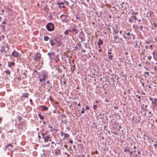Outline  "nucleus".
I'll return each mask as SVG.
<instances>
[{"label": "nucleus", "instance_id": "nucleus-34", "mask_svg": "<svg viewBox=\"0 0 157 157\" xmlns=\"http://www.w3.org/2000/svg\"><path fill=\"white\" fill-rule=\"evenodd\" d=\"M111 79L113 82V84L114 85V82H116V81L115 80L114 78H111Z\"/></svg>", "mask_w": 157, "mask_h": 157}, {"label": "nucleus", "instance_id": "nucleus-64", "mask_svg": "<svg viewBox=\"0 0 157 157\" xmlns=\"http://www.w3.org/2000/svg\"><path fill=\"white\" fill-rule=\"evenodd\" d=\"M69 142L71 144L73 143V141L72 140H69Z\"/></svg>", "mask_w": 157, "mask_h": 157}, {"label": "nucleus", "instance_id": "nucleus-8", "mask_svg": "<svg viewBox=\"0 0 157 157\" xmlns=\"http://www.w3.org/2000/svg\"><path fill=\"white\" fill-rule=\"evenodd\" d=\"M56 4L61 8H64L65 7V6H64V2H56Z\"/></svg>", "mask_w": 157, "mask_h": 157}, {"label": "nucleus", "instance_id": "nucleus-56", "mask_svg": "<svg viewBox=\"0 0 157 157\" xmlns=\"http://www.w3.org/2000/svg\"><path fill=\"white\" fill-rule=\"evenodd\" d=\"M114 108L115 109H117L119 108V107L118 106H114Z\"/></svg>", "mask_w": 157, "mask_h": 157}, {"label": "nucleus", "instance_id": "nucleus-31", "mask_svg": "<svg viewBox=\"0 0 157 157\" xmlns=\"http://www.w3.org/2000/svg\"><path fill=\"white\" fill-rule=\"evenodd\" d=\"M154 146L155 149L157 147V140L155 141V144H154Z\"/></svg>", "mask_w": 157, "mask_h": 157}, {"label": "nucleus", "instance_id": "nucleus-27", "mask_svg": "<svg viewBox=\"0 0 157 157\" xmlns=\"http://www.w3.org/2000/svg\"><path fill=\"white\" fill-rule=\"evenodd\" d=\"M10 147H13L12 145L10 144H7L6 147V149Z\"/></svg>", "mask_w": 157, "mask_h": 157}, {"label": "nucleus", "instance_id": "nucleus-2", "mask_svg": "<svg viewBox=\"0 0 157 157\" xmlns=\"http://www.w3.org/2000/svg\"><path fill=\"white\" fill-rule=\"evenodd\" d=\"M60 19L63 22H67L70 20V17L67 15H62L60 16Z\"/></svg>", "mask_w": 157, "mask_h": 157}, {"label": "nucleus", "instance_id": "nucleus-47", "mask_svg": "<svg viewBox=\"0 0 157 157\" xmlns=\"http://www.w3.org/2000/svg\"><path fill=\"white\" fill-rule=\"evenodd\" d=\"M90 109V107L89 106H86V110H88L89 109Z\"/></svg>", "mask_w": 157, "mask_h": 157}, {"label": "nucleus", "instance_id": "nucleus-20", "mask_svg": "<svg viewBox=\"0 0 157 157\" xmlns=\"http://www.w3.org/2000/svg\"><path fill=\"white\" fill-rule=\"evenodd\" d=\"M12 54L13 56H14L15 57H18V52L14 51L13 52Z\"/></svg>", "mask_w": 157, "mask_h": 157}, {"label": "nucleus", "instance_id": "nucleus-28", "mask_svg": "<svg viewBox=\"0 0 157 157\" xmlns=\"http://www.w3.org/2000/svg\"><path fill=\"white\" fill-rule=\"evenodd\" d=\"M29 94L28 93H23L22 97L27 98L28 97Z\"/></svg>", "mask_w": 157, "mask_h": 157}, {"label": "nucleus", "instance_id": "nucleus-53", "mask_svg": "<svg viewBox=\"0 0 157 157\" xmlns=\"http://www.w3.org/2000/svg\"><path fill=\"white\" fill-rule=\"evenodd\" d=\"M137 153L138 155H140L141 154V152L140 151H137Z\"/></svg>", "mask_w": 157, "mask_h": 157}, {"label": "nucleus", "instance_id": "nucleus-22", "mask_svg": "<svg viewBox=\"0 0 157 157\" xmlns=\"http://www.w3.org/2000/svg\"><path fill=\"white\" fill-rule=\"evenodd\" d=\"M130 150L129 149L125 147L124 149V151L126 153V154H127V153L128 152L129 153Z\"/></svg>", "mask_w": 157, "mask_h": 157}, {"label": "nucleus", "instance_id": "nucleus-3", "mask_svg": "<svg viewBox=\"0 0 157 157\" xmlns=\"http://www.w3.org/2000/svg\"><path fill=\"white\" fill-rule=\"evenodd\" d=\"M47 29L49 31H53L54 29V26L52 23H49L46 26Z\"/></svg>", "mask_w": 157, "mask_h": 157}, {"label": "nucleus", "instance_id": "nucleus-61", "mask_svg": "<svg viewBox=\"0 0 157 157\" xmlns=\"http://www.w3.org/2000/svg\"><path fill=\"white\" fill-rule=\"evenodd\" d=\"M81 113L83 114L85 113V111H84V110H82V111H81Z\"/></svg>", "mask_w": 157, "mask_h": 157}, {"label": "nucleus", "instance_id": "nucleus-36", "mask_svg": "<svg viewBox=\"0 0 157 157\" xmlns=\"http://www.w3.org/2000/svg\"><path fill=\"white\" fill-rule=\"evenodd\" d=\"M38 78H39V81L40 82H42L43 81H44V78H41V77H40V76L38 77Z\"/></svg>", "mask_w": 157, "mask_h": 157}, {"label": "nucleus", "instance_id": "nucleus-40", "mask_svg": "<svg viewBox=\"0 0 157 157\" xmlns=\"http://www.w3.org/2000/svg\"><path fill=\"white\" fill-rule=\"evenodd\" d=\"M57 70L59 73H60L62 71V70L60 68H58Z\"/></svg>", "mask_w": 157, "mask_h": 157}, {"label": "nucleus", "instance_id": "nucleus-39", "mask_svg": "<svg viewBox=\"0 0 157 157\" xmlns=\"http://www.w3.org/2000/svg\"><path fill=\"white\" fill-rule=\"evenodd\" d=\"M54 146H55L54 145H52L51 146V149L52 150H53L54 149H55Z\"/></svg>", "mask_w": 157, "mask_h": 157}, {"label": "nucleus", "instance_id": "nucleus-51", "mask_svg": "<svg viewBox=\"0 0 157 157\" xmlns=\"http://www.w3.org/2000/svg\"><path fill=\"white\" fill-rule=\"evenodd\" d=\"M140 82L141 84H142V86L143 87H144V83L142 82H141V81H140Z\"/></svg>", "mask_w": 157, "mask_h": 157}, {"label": "nucleus", "instance_id": "nucleus-45", "mask_svg": "<svg viewBox=\"0 0 157 157\" xmlns=\"http://www.w3.org/2000/svg\"><path fill=\"white\" fill-rule=\"evenodd\" d=\"M104 114H103L102 115L101 113H100L99 115V116H100V117H100V118H101L104 115Z\"/></svg>", "mask_w": 157, "mask_h": 157}, {"label": "nucleus", "instance_id": "nucleus-5", "mask_svg": "<svg viewBox=\"0 0 157 157\" xmlns=\"http://www.w3.org/2000/svg\"><path fill=\"white\" fill-rule=\"evenodd\" d=\"M59 118L63 123H66L67 121V117L64 114H61L59 116Z\"/></svg>", "mask_w": 157, "mask_h": 157}, {"label": "nucleus", "instance_id": "nucleus-44", "mask_svg": "<svg viewBox=\"0 0 157 157\" xmlns=\"http://www.w3.org/2000/svg\"><path fill=\"white\" fill-rule=\"evenodd\" d=\"M113 56L112 55H110V56H109V59H110L111 60Z\"/></svg>", "mask_w": 157, "mask_h": 157}, {"label": "nucleus", "instance_id": "nucleus-4", "mask_svg": "<svg viewBox=\"0 0 157 157\" xmlns=\"http://www.w3.org/2000/svg\"><path fill=\"white\" fill-rule=\"evenodd\" d=\"M70 31L72 32H75L76 33H77L78 32V30L77 29L76 26L73 24H71Z\"/></svg>", "mask_w": 157, "mask_h": 157}, {"label": "nucleus", "instance_id": "nucleus-55", "mask_svg": "<svg viewBox=\"0 0 157 157\" xmlns=\"http://www.w3.org/2000/svg\"><path fill=\"white\" fill-rule=\"evenodd\" d=\"M111 50H110V51L108 52V54L109 55L111 54L112 53Z\"/></svg>", "mask_w": 157, "mask_h": 157}, {"label": "nucleus", "instance_id": "nucleus-19", "mask_svg": "<svg viewBox=\"0 0 157 157\" xmlns=\"http://www.w3.org/2000/svg\"><path fill=\"white\" fill-rule=\"evenodd\" d=\"M75 48L76 49L79 48V49H81L82 48V46L80 43H78V44L76 45Z\"/></svg>", "mask_w": 157, "mask_h": 157}, {"label": "nucleus", "instance_id": "nucleus-52", "mask_svg": "<svg viewBox=\"0 0 157 157\" xmlns=\"http://www.w3.org/2000/svg\"><path fill=\"white\" fill-rule=\"evenodd\" d=\"M113 38L115 40H116V39H117L118 38V36H114Z\"/></svg>", "mask_w": 157, "mask_h": 157}, {"label": "nucleus", "instance_id": "nucleus-41", "mask_svg": "<svg viewBox=\"0 0 157 157\" xmlns=\"http://www.w3.org/2000/svg\"><path fill=\"white\" fill-rule=\"evenodd\" d=\"M41 156L40 157H44L45 156V154L43 152V153H41Z\"/></svg>", "mask_w": 157, "mask_h": 157}, {"label": "nucleus", "instance_id": "nucleus-11", "mask_svg": "<svg viewBox=\"0 0 157 157\" xmlns=\"http://www.w3.org/2000/svg\"><path fill=\"white\" fill-rule=\"evenodd\" d=\"M103 43V42L102 40L101 39H99L98 40L97 43H98V45L99 46V48H101V45H102Z\"/></svg>", "mask_w": 157, "mask_h": 157}, {"label": "nucleus", "instance_id": "nucleus-50", "mask_svg": "<svg viewBox=\"0 0 157 157\" xmlns=\"http://www.w3.org/2000/svg\"><path fill=\"white\" fill-rule=\"evenodd\" d=\"M51 144H54V146H56V143H55L54 142H53V141H52V142H51Z\"/></svg>", "mask_w": 157, "mask_h": 157}, {"label": "nucleus", "instance_id": "nucleus-10", "mask_svg": "<svg viewBox=\"0 0 157 157\" xmlns=\"http://www.w3.org/2000/svg\"><path fill=\"white\" fill-rule=\"evenodd\" d=\"M153 43L152 42H148L147 45L146 46L145 48L147 49L153 48Z\"/></svg>", "mask_w": 157, "mask_h": 157}, {"label": "nucleus", "instance_id": "nucleus-1", "mask_svg": "<svg viewBox=\"0 0 157 157\" xmlns=\"http://www.w3.org/2000/svg\"><path fill=\"white\" fill-rule=\"evenodd\" d=\"M61 39V36H58L55 38V40L51 39L49 41L52 46L56 45L57 47H60L62 45Z\"/></svg>", "mask_w": 157, "mask_h": 157}, {"label": "nucleus", "instance_id": "nucleus-23", "mask_svg": "<svg viewBox=\"0 0 157 157\" xmlns=\"http://www.w3.org/2000/svg\"><path fill=\"white\" fill-rule=\"evenodd\" d=\"M64 135V137L63 138V139H65V138L67 137H69V135L67 133H63Z\"/></svg>", "mask_w": 157, "mask_h": 157}, {"label": "nucleus", "instance_id": "nucleus-29", "mask_svg": "<svg viewBox=\"0 0 157 157\" xmlns=\"http://www.w3.org/2000/svg\"><path fill=\"white\" fill-rule=\"evenodd\" d=\"M118 30L117 29H114L113 30V32L115 34H117L118 33Z\"/></svg>", "mask_w": 157, "mask_h": 157}, {"label": "nucleus", "instance_id": "nucleus-35", "mask_svg": "<svg viewBox=\"0 0 157 157\" xmlns=\"http://www.w3.org/2000/svg\"><path fill=\"white\" fill-rule=\"evenodd\" d=\"M130 155V157H132V154L133 153V151H131L130 150L129 152Z\"/></svg>", "mask_w": 157, "mask_h": 157}, {"label": "nucleus", "instance_id": "nucleus-17", "mask_svg": "<svg viewBox=\"0 0 157 157\" xmlns=\"http://www.w3.org/2000/svg\"><path fill=\"white\" fill-rule=\"evenodd\" d=\"M38 73L37 72V71L36 69H34V71L33 73V75L34 77L35 78L37 76Z\"/></svg>", "mask_w": 157, "mask_h": 157}, {"label": "nucleus", "instance_id": "nucleus-18", "mask_svg": "<svg viewBox=\"0 0 157 157\" xmlns=\"http://www.w3.org/2000/svg\"><path fill=\"white\" fill-rule=\"evenodd\" d=\"M152 105L155 104V105H157V99L156 98H154L151 101Z\"/></svg>", "mask_w": 157, "mask_h": 157}, {"label": "nucleus", "instance_id": "nucleus-6", "mask_svg": "<svg viewBox=\"0 0 157 157\" xmlns=\"http://www.w3.org/2000/svg\"><path fill=\"white\" fill-rule=\"evenodd\" d=\"M127 35L128 36L127 37L128 39L134 40L135 35L130 32H128L127 33Z\"/></svg>", "mask_w": 157, "mask_h": 157}, {"label": "nucleus", "instance_id": "nucleus-43", "mask_svg": "<svg viewBox=\"0 0 157 157\" xmlns=\"http://www.w3.org/2000/svg\"><path fill=\"white\" fill-rule=\"evenodd\" d=\"M48 128L50 129V131L52 132V128L51 126H48Z\"/></svg>", "mask_w": 157, "mask_h": 157}, {"label": "nucleus", "instance_id": "nucleus-14", "mask_svg": "<svg viewBox=\"0 0 157 157\" xmlns=\"http://www.w3.org/2000/svg\"><path fill=\"white\" fill-rule=\"evenodd\" d=\"M153 57L155 60L157 59V51H155L153 52Z\"/></svg>", "mask_w": 157, "mask_h": 157}, {"label": "nucleus", "instance_id": "nucleus-13", "mask_svg": "<svg viewBox=\"0 0 157 157\" xmlns=\"http://www.w3.org/2000/svg\"><path fill=\"white\" fill-rule=\"evenodd\" d=\"M52 58H55L54 60L56 61V62H57L59 60V55L58 54H56L54 56H53Z\"/></svg>", "mask_w": 157, "mask_h": 157}, {"label": "nucleus", "instance_id": "nucleus-26", "mask_svg": "<svg viewBox=\"0 0 157 157\" xmlns=\"http://www.w3.org/2000/svg\"><path fill=\"white\" fill-rule=\"evenodd\" d=\"M5 73H6V74L9 75V76H10V71L9 70H6L4 72Z\"/></svg>", "mask_w": 157, "mask_h": 157}, {"label": "nucleus", "instance_id": "nucleus-32", "mask_svg": "<svg viewBox=\"0 0 157 157\" xmlns=\"http://www.w3.org/2000/svg\"><path fill=\"white\" fill-rule=\"evenodd\" d=\"M136 96L138 97V98L139 99V101L140 102H141V100H140L141 97H140V96H139L138 94H137V95H136Z\"/></svg>", "mask_w": 157, "mask_h": 157}, {"label": "nucleus", "instance_id": "nucleus-15", "mask_svg": "<svg viewBox=\"0 0 157 157\" xmlns=\"http://www.w3.org/2000/svg\"><path fill=\"white\" fill-rule=\"evenodd\" d=\"M1 48L2 49H4L5 48L9 49V48L8 46V45L7 44L4 43L3 45H2L1 47Z\"/></svg>", "mask_w": 157, "mask_h": 157}, {"label": "nucleus", "instance_id": "nucleus-37", "mask_svg": "<svg viewBox=\"0 0 157 157\" xmlns=\"http://www.w3.org/2000/svg\"><path fill=\"white\" fill-rule=\"evenodd\" d=\"M56 55L55 54V53L54 52H52L51 53L50 56H55Z\"/></svg>", "mask_w": 157, "mask_h": 157}, {"label": "nucleus", "instance_id": "nucleus-57", "mask_svg": "<svg viewBox=\"0 0 157 157\" xmlns=\"http://www.w3.org/2000/svg\"><path fill=\"white\" fill-rule=\"evenodd\" d=\"M143 28V26H141L140 27V29L141 31H142V29Z\"/></svg>", "mask_w": 157, "mask_h": 157}, {"label": "nucleus", "instance_id": "nucleus-60", "mask_svg": "<svg viewBox=\"0 0 157 157\" xmlns=\"http://www.w3.org/2000/svg\"><path fill=\"white\" fill-rule=\"evenodd\" d=\"M53 113H56V110H53Z\"/></svg>", "mask_w": 157, "mask_h": 157}, {"label": "nucleus", "instance_id": "nucleus-54", "mask_svg": "<svg viewBox=\"0 0 157 157\" xmlns=\"http://www.w3.org/2000/svg\"><path fill=\"white\" fill-rule=\"evenodd\" d=\"M68 33V31H66L64 32V34H67Z\"/></svg>", "mask_w": 157, "mask_h": 157}, {"label": "nucleus", "instance_id": "nucleus-49", "mask_svg": "<svg viewBox=\"0 0 157 157\" xmlns=\"http://www.w3.org/2000/svg\"><path fill=\"white\" fill-rule=\"evenodd\" d=\"M151 58H152V57L151 56H147V58L149 61H150L151 60Z\"/></svg>", "mask_w": 157, "mask_h": 157}, {"label": "nucleus", "instance_id": "nucleus-59", "mask_svg": "<svg viewBox=\"0 0 157 157\" xmlns=\"http://www.w3.org/2000/svg\"><path fill=\"white\" fill-rule=\"evenodd\" d=\"M133 13H134V14L135 15L137 14L138 13V12H133Z\"/></svg>", "mask_w": 157, "mask_h": 157}, {"label": "nucleus", "instance_id": "nucleus-21", "mask_svg": "<svg viewBox=\"0 0 157 157\" xmlns=\"http://www.w3.org/2000/svg\"><path fill=\"white\" fill-rule=\"evenodd\" d=\"M14 65L15 63L14 62H11L8 64V66L9 67L11 68L12 66H14Z\"/></svg>", "mask_w": 157, "mask_h": 157}, {"label": "nucleus", "instance_id": "nucleus-30", "mask_svg": "<svg viewBox=\"0 0 157 157\" xmlns=\"http://www.w3.org/2000/svg\"><path fill=\"white\" fill-rule=\"evenodd\" d=\"M49 39V37L47 36H45L44 37V40L45 41H48Z\"/></svg>", "mask_w": 157, "mask_h": 157}, {"label": "nucleus", "instance_id": "nucleus-48", "mask_svg": "<svg viewBox=\"0 0 157 157\" xmlns=\"http://www.w3.org/2000/svg\"><path fill=\"white\" fill-rule=\"evenodd\" d=\"M133 157H138V156L137 154H134L133 155Z\"/></svg>", "mask_w": 157, "mask_h": 157}, {"label": "nucleus", "instance_id": "nucleus-58", "mask_svg": "<svg viewBox=\"0 0 157 157\" xmlns=\"http://www.w3.org/2000/svg\"><path fill=\"white\" fill-rule=\"evenodd\" d=\"M105 101H106V102H109V99H106L105 100Z\"/></svg>", "mask_w": 157, "mask_h": 157}, {"label": "nucleus", "instance_id": "nucleus-7", "mask_svg": "<svg viewBox=\"0 0 157 157\" xmlns=\"http://www.w3.org/2000/svg\"><path fill=\"white\" fill-rule=\"evenodd\" d=\"M40 77H41V78H44V81H45L46 79L47 78H48V75L47 73L46 72H44L41 75H40Z\"/></svg>", "mask_w": 157, "mask_h": 157}, {"label": "nucleus", "instance_id": "nucleus-9", "mask_svg": "<svg viewBox=\"0 0 157 157\" xmlns=\"http://www.w3.org/2000/svg\"><path fill=\"white\" fill-rule=\"evenodd\" d=\"M40 54L39 53H37L35 55V58H34L35 60L37 61L40 59Z\"/></svg>", "mask_w": 157, "mask_h": 157}, {"label": "nucleus", "instance_id": "nucleus-42", "mask_svg": "<svg viewBox=\"0 0 157 157\" xmlns=\"http://www.w3.org/2000/svg\"><path fill=\"white\" fill-rule=\"evenodd\" d=\"M97 108V105H94L93 106V109H94V110L96 109Z\"/></svg>", "mask_w": 157, "mask_h": 157}, {"label": "nucleus", "instance_id": "nucleus-46", "mask_svg": "<svg viewBox=\"0 0 157 157\" xmlns=\"http://www.w3.org/2000/svg\"><path fill=\"white\" fill-rule=\"evenodd\" d=\"M63 2H64V3H66V5L68 6V5L69 3L68 2H67L66 1H64Z\"/></svg>", "mask_w": 157, "mask_h": 157}, {"label": "nucleus", "instance_id": "nucleus-63", "mask_svg": "<svg viewBox=\"0 0 157 157\" xmlns=\"http://www.w3.org/2000/svg\"><path fill=\"white\" fill-rule=\"evenodd\" d=\"M144 74H147L148 75H149V72H145L144 73Z\"/></svg>", "mask_w": 157, "mask_h": 157}, {"label": "nucleus", "instance_id": "nucleus-25", "mask_svg": "<svg viewBox=\"0 0 157 157\" xmlns=\"http://www.w3.org/2000/svg\"><path fill=\"white\" fill-rule=\"evenodd\" d=\"M41 107L43 108L42 109L43 111L47 110L48 109V108L44 105L42 106Z\"/></svg>", "mask_w": 157, "mask_h": 157}, {"label": "nucleus", "instance_id": "nucleus-33", "mask_svg": "<svg viewBox=\"0 0 157 157\" xmlns=\"http://www.w3.org/2000/svg\"><path fill=\"white\" fill-rule=\"evenodd\" d=\"M17 119L18 120V121H20L21 119V117L18 116L17 117Z\"/></svg>", "mask_w": 157, "mask_h": 157}, {"label": "nucleus", "instance_id": "nucleus-24", "mask_svg": "<svg viewBox=\"0 0 157 157\" xmlns=\"http://www.w3.org/2000/svg\"><path fill=\"white\" fill-rule=\"evenodd\" d=\"M38 116L40 119L43 120L44 118V117L42 116L40 113L38 114Z\"/></svg>", "mask_w": 157, "mask_h": 157}, {"label": "nucleus", "instance_id": "nucleus-12", "mask_svg": "<svg viewBox=\"0 0 157 157\" xmlns=\"http://www.w3.org/2000/svg\"><path fill=\"white\" fill-rule=\"evenodd\" d=\"M54 153L56 155H59L61 153L60 150L58 148L54 150Z\"/></svg>", "mask_w": 157, "mask_h": 157}, {"label": "nucleus", "instance_id": "nucleus-62", "mask_svg": "<svg viewBox=\"0 0 157 157\" xmlns=\"http://www.w3.org/2000/svg\"><path fill=\"white\" fill-rule=\"evenodd\" d=\"M78 106H80V108H81V104H80V101L79 103L78 104Z\"/></svg>", "mask_w": 157, "mask_h": 157}, {"label": "nucleus", "instance_id": "nucleus-16", "mask_svg": "<svg viewBox=\"0 0 157 157\" xmlns=\"http://www.w3.org/2000/svg\"><path fill=\"white\" fill-rule=\"evenodd\" d=\"M43 138H44V141L45 142H48V141L49 139L50 138V137L49 136H47L45 137H43Z\"/></svg>", "mask_w": 157, "mask_h": 157}, {"label": "nucleus", "instance_id": "nucleus-38", "mask_svg": "<svg viewBox=\"0 0 157 157\" xmlns=\"http://www.w3.org/2000/svg\"><path fill=\"white\" fill-rule=\"evenodd\" d=\"M132 18H134L135 20H136L137 19V18L136 16H133L131 17Z\"/></svg>", "mask_w": 157, "mask_h": 157}]
</instances>
